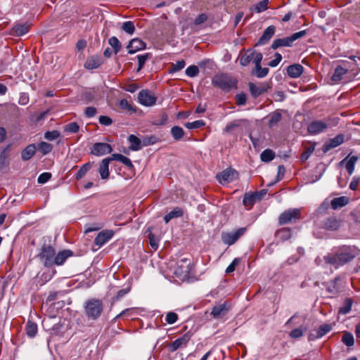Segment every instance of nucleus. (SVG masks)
<instances>
[{
    "instance_id": "obj_1",
    "label": "nucleus",
    "mask_w": 360,
    "mask_h": 360,
    "mask_svg": "<svg viewBox=\"0 0 360 360\" xmlns=\"http://www.w3.org/2000/svg\"><path fill=\"white\" fill-rule=\"evenodd\" d=\"M356 257V254L351 246L343 245L334 252L327 254L323 259L327 264L338 268L349 263Z\"/></svg>"
},
{
    "instance_id": "obj_2",
    "label": "nucleus",
    "mask_w": 360,
    "mask_h": 360,
    "mask_svg": "<svg viewBox=\"0 0 360 360\" xmlns=\"http://www.w3.org/2000/svg\"><path fill=\"white\" fill-rule=\"evenodd\" d=\"M103 309V301L97 298L89 299L84 304V312L87 319L90 321H97L101 316Z\"/></svg>"
},
{
    "instance_id": "obj_3",
    "label": "nucleus",
    "mask_w": 360,
    "mask_h": 360,
    "mask_svg": "<svg viewBox=\"0 0 360 360\" xmlns=\"http://www.w3.org/2000/svg\"><path fill=\"white\" fill-rule=\"evenodd\" d=\"M55 253V248L51 244L44 242L40 248L37 257L45 267L51 268L53 267Z\"/></svg>"
},
{
    "instance_id": "obj_4",
    "label": "nucleus",
    "mask_w": 360,
    "mask_h": 360,
    "mask_svg": "<svg viewBox=\"0 0 360 360\" xmlns=\"http://www.w3.org/2000/svg\"><path fill=\"white\" fill-rule=\"evenodd\" d=\"M212 84L225 92H229L233 88L236 87V81L225 74L214 77Z\"/></svg>"
},
{
    "instance_id": "obj_5",
    "label": "nucleus",
    "mask_w": 360,
    "mask_h": 360,
    "mask_svg": "<svg viewBox=\"0 0 360 360\" xmlns=\"http://www.w3.org/2000/svg\"><path fill=\"white\" fill-rule=\"evenodd\" d=\"M300 217L301 212L299 209H288L279 215L278 223L280 225L295 223Z\"/></svg>"
},
{
    "instance_id": "obj_6",
    "label": "nucleus",
    "mask_w": 360,
    "mask_h": 360,
    "mask_svg": "<svg viewBox=\"0 0 360 360\" xmlns=\"http://www.w3.org/2000/svg\"><path fill=\"white\" fill-rule=\"evenodd\" d=\"M193 267L191 260L188 258H183L177 262L174 274L178 277L188 278L192 271Z\"/></svg>"
},
{
    "instance_id": "obj_7",
    "label": "nucleus",
    "mask_w": 360,
    "mask_h": 360,
    "mask_svg": "<svg viewBox=\"0 0 360 360\" xmlns=\"http://www.w3.org/2000/svg\"><path fill=\"white\" fill-rule=\"evenodd\" d=\"M266 189H262L259 191L249 192L244 195L243 203L248 207V210L251 209L256 202L260 201L266 194Z\"/></svg>"
},
{
    "instance_id": "obj_8",
    "label": "nucleus",
    "mask_w": 360,
    "mask_h": 360,
    "mask_svg": "<svg viewBox=\"0 0 360 360\" xmlns=\"http://www.w3.org/2000/svg\"><path fill=\"white\" fill-rule=\"evenodd\" d=\"M247 230V227H241L232 232H223L221 240L226 245H232L246 233Z\"/></svg>"
},
{
    "instance_id": "obj_9",
    "label": "nucleus",
    "mask_w": 360,
    "mask_h": 360,
    "mask_svg": "<svg viewBox=\"0 0 360 360\" xmlns=\"http://www.w3.org/2000/svg\"><path fill=\"white\" fill-rule=\"evenodd\" d=\"M216 178L221 184L225 185L238 179V173L236 169L229 168L217 174Z\"/></svg>"
},
{
    "instance_id": "obj_10",
    "label": "nucleus",
    "mask_w": 360,
    "mask_h": 360,
    "mask_svg": "<svg viewBox=\"0 0 360 360\" xmlns=\"http://www.w3.org/2000/svg\"><path fill=\"white\" fill-rule=\"evenodd\" d=\"M263 58V55L262 53H258L255 56L254 63L255 68L251 71V75L255 76L257 78H264L265 77L269 72V69L268 68H262L261 65V62Z\"/></svg>"
},
{
    "instance_id": "obj_11",
    "label": "nucleus",
    "mask_w": 360,
    "mask_h": 360,
    "mask_svg": "<svg viewBox=\"0 0 360 360\" xmlns=\"http://www.w3.org/2000/svg\"><path fill=\"white\" fill-rule=\"evenodd\" d=\"M193 336L191 331H188L180 338L172 342L169 345V349L171 352L176 351L179 348L186 347Z\"/></svg>"
},
{
    "instance_id": "obj_12",
    "label": "nucleus",
    "mask_w": 360,
    "mask_h": 360,
    "mask_svg": "<svg viewBox=\"0 0 360 360\" xmlns=\"http://www.w3.org/2000/svg\"><path fill=\"white\" fill-rule=\"evenodd\" d=\"M138 100L143 105L151 106L155 104L157 98L148 89H143L139 93Z\"/></svg>"
},
{
    "instance_id": "obj_13",
    "label": "nucleus",
    "mask_w": 360,
    "mask_h": 360,
    "mask_svg": "<svg viewBox=\"0 0 360 360\" xmlns=\"http://www.w3.org/2000/svg\"><path fill=\"white\" fill-rule=\"evenodd\" d=\"M112 146L107 143L98 142L93 144L91 148V153L96 156H102L111 153Z\"/></svg>"
},
{
    "instance_id": "obj_14",
    "label": "nucleus",
    "mask_w": 360,
    "mask_h": 360,
    "mask_svg": "<svg viewBox=\"0 0 360 360\" xmlns=\"http://www.w3.org/2000/svg\"><path fill=\"white\" fill-rule=\"evenodd\" d=\"M231 305L229 302H224V303L219 304L212 307L211 315L214 319H220L225 316L230 310Z\"/></svg>"
},
{
    "instance_id": "obj_15",
    "label": "nucleus",
    "mask_w": 360,
    "mask_h": 360,
    "mask_svg": "<svg viewBox=\"0 0 360 360\" xmlns=\"http://www.w3.org/2000/svg\"><path fill=\"white\" fill-rule=\"evenodd\" d=\"M259 52L251 49H248L245 52L240 51L238 57L240 65L247 66L249 65L251 60L254 62L255 56Z\"/></svg>"
},
{
    "instance_id": "obj_16",
    "label": "nucleus",
    "mask_w": 360,
    "mask_h": 360,
    "mask_svg": "<svg viewBox=\"0 0 360 360\" xmlns=\"http://www.w3.org/2000/svg\"><path fill=\"white\" fill-rule=\"evenodd\" d=\"M328 128V124L322 120H314L307 127V131L311 135L322 133Z\"/></svg>"
},
{
    "instance_id": "obj_17",
    "label": "nucleus",
    "mask_w": 360,
    "mask_h": 360,
    "mask_svg": "<svg viewBox=\"0 0 360 360\" xmlns=\"http://www.w3.org/2000/svg\"><path fill=\"white\" fill-rule=\"evenodd\" d=\"M345 141V136L343 134H338L336 136H335L333 139H329L328 141H326L322 148V151L324 153H328L330 149L335 148L340 145H341Z\"/></svg>"
},
{
    "instance_id": "obj_18",
    "label": "nucleus",
    "mask_w": 360,
    "mask_h": 360,
    "mask_svg": "<svg viewBox=\"0 0 360 360\" xmlns=\"http://www.w3.org/2000/svg\"><path fill=\"white\" fill-rule=\"evenodd\" d=\"M248 87L250 94L254 98L259 97L269 89V86L266 83H261L259 86H257L253 82H249Z\"/></svg>"
},
{
    "instance_id": "obj_19",
    "label": "nucleus",
    "mask_w": 360,
    "mask_h": 360,
    "mask_svg": "<svg viewBox=\"0 0 360 360\" xmlns=\"http://www.w3.org/2000/svg\"><path fill=\"white\" fill-rule=\"evenodd\" d=\"M73 255L74 252L70 250H63L58 252L57 254L56 252L54 260H53V266L63 265L68 257H70Z\"/></svg>"
},
{
    "instance_id": "obj_20",
    "label": "nucleus",
    "mask_w": 360,
    "mask_h": 360,
    "mask_svg": "<svg viewBox=\"0 0 360 360\" xmlns=\"http://www.w3.org/2000/svg\"><path fill=\"white\" fill-rule=\"evenodd\" d=\"M114 235L112 230L102 231L98 233L94 239V244L98 247H101L109 240H110Z\"/></svg>"
},
{
    "instance_id": "obj_21",
    "label": "nucleus",
    "mask_w": 360,
    "mask_h": 360,
    "mask_svg": "<svg viewBox=\"0 0 360 360\" xmlns=\"http://www.w3.org/2000/svg\"><path fill=\"white\" fill-rule=\"evenodd\" d=\"M103 63V60L101 56L93 55L86 59L84 68L87 70H94L98 68Z\"/></svg>"
},
{
    "instance_id": "obj_22",
    "label": "nucleus",
    "mask_w": 360,
    "mask_h": 360,
    "mask_svg": "<svg viewBox=\"0 0 360 360\" xmlns=\"http://www.w3.org/2000/svg\"><path fill=\"white\" fill-rule=\"evenodd\" d=\"M276 31V27L274 25L267 27L263 32L261 37L259 39L255 46H261L266 44L274 36Z\"/></svg>"
},
{
    "instance_id": "obj_23",
    "label": "nucleus",
    "mask_w": 360,
    "mask_h": 360,
    "mask_svg": "<svg viewBox=\"0 0 360 360\" xmlns=\"http://www.w3.org/2000/svg\"><path fill=\"white\" fill-rule=\"evenodd\" d=\"M128 53L133 54L140 50L146 49V44L139 38L131 39L127 46Z\"/></svg>"
},
{
    "instance_id": "obj_24",
    "label": "nucleus",
    "mask_w": 360,
    "mask_h": 360,
    "mask_svg": "<svg viewBox=\"0 0 360 360\" xmlns=\"http://www.w3.org/2000/svg\"><path fill=\"white\" fill-rule=\"evenodd\" d=\"M112 160L113 159H110V157H108L101 162L98 168V173L102 179H107L109 177V164Z\"/></svg>"
},
{
    "instance_id": "obj_25",
    "label": "nucleus",
    "mask_w": 360,
    "mask_h": 360,
    "mask_svg": "<svg viewBox=\"0 0 360 360\" xmlns=\"http://www.w3.org/2000/svg\"><path fill=\"white\" fill-rule=\"evenodd\" d=\"M37 149L34 143L27 145L20 153L22 160L25 162L30 160L36 154Z\"/></svg>"
},
{
    "instance_id": "obj_26",
    "label": "nucleus",
    "mask_w": 360,
    "mask_h": 360,
    "mask_svg": "<svg viewBox=\"0 0 360 360\" xmlns=\"http://www.w3.org/2000/svg\"><path fill=\"white\" fill-rule=\"evenodd\" d=\"M323 227L329 231H336L340 226V221L335 217H329L323 221Z\"/></svg>"
},
{
    "instance_id": "obj_27",
    "label": "nucleus",
    "mask_w": 360,
    "mask_h": 360,
    "mask_svg": "<svg viewBox=\"0 0 360 360\" xmlns=\"http://www.w3.org/2000/svg\"><path fill=\"white\" fill-rule=\"evenodd\" d=\"M303 66L298 63L290 65L287 68V73L291 78L299 77L303 73Z\"/></svg>"
},
{
    "instance_id": "obj_28",
    "label": "nucleus",
    "mask_w": 360,
    "mask_h": 360,
    "mask_svg": "<svg viewBox=\"0 0 360 360\" xmlns=\"http://www.w3.org/2000/svg\"><path fill=\"white\" fill-rule=\"evenodd\" d=\"M345 167L349 173V175L352 174L354 168H355V164L358 161V157L356 155L350 156V154L347 156L346 158H345L343 160H342L340 164L342 165L345 162H346Z\"/></svg>"
},
{
    "instance_id": "obj_29",
    "label": "nucleus",
    "mask_w": 360,
    "mask_h": 360,
    "mask_svg": "<svg viewBox=\"0 0 360 360\" xmlns=\"http://www.w3.org/2000/svg\"><path fill=\"white\" fill-rule=\"evenodd\" d=\"M292 44H293V42H292L290 37H287L274 39L271 46V48L274 50H276L280 47H283V46L290 47L292 46Z\"/></svg>"
},
{
    "instance_id": "obj_30",
    "label": "nucleus",
    "mask_w": 360,
    "mask_h": 360,
    "mask_svg": "<svg viewBox=\"0 0 360 360\" xmlns=\"http://www.w3.org/2000/svg\"><path fill=\"white\" fill-rule=\"evenodd\" d=\"M30 29V25L28 23L16 24L12 29V34L16 37H21L27 34Z\"/></svg>"
},
{
    "instance_id": "obj_31",
    "label": "nucleus",
    "mask_w": 360,
    "mask_h": 360,
    "mask_svg": "<svg viewBox=\"0 0 360 360\" xmlns=\"http://www.w3.org/2000/svg\"><path fill=\"white\" fill-rule=\"evenodd\" d=\"M11 144H8L0 152V170L8 166L9 161L8 159V153L11 150Z\"/></svg>"
},
{
    "instance_id": "obj_32",
    "label": "nucleus",
    "mask_w": 360,
    "mask_h": 360,
    "mask_svg": "<svg viewBox=\"0 0 360 360\" xmlns=\"http://www.w3.org/2000/svg\"><path fill=\"white\" fill-rule=\"evenodd\" d=\"M128 141L130 143L129 148L131 150L137 151L141 150L143 147L142 139L141 140L134 134H131L128 136Z\"/></svg>"
},
{
    "instance_id": "obj_33",
    "label": "nucleus",
    "mask_w": 360,
    "mask_h": 360,
    "mask_svg": "<svg viewBox=\"0 0 360 360\" xmlns=\"http://www.w3.org/2000/svg\"><path fill=\"white\" fill-rule=\"evenodd\" d=\"M153 226H148L146 231V234H147V237L149 239L150 247L155 251L159 247V240L153 233Z\"/></svg>"
},
{
    "instance_id": "obj_34",
    "label": "nucleus",
    "mask_w": 360,
    "mask_h": 360,
    "mask_svg": "<svg viewBox=\"0 0 360 360\" xmlns=\"http://www.w3.org/2000/svg\"><path fill=\"white\" fill-rule=\"evenodd\" d=\"M183 215V209L180 207H176L171 212H168L167 214L164 216V221L166 224H167L172 219L181 217Z\"/></svg>"
},
{
    "instance_id": "obj_35",
    "label": "nucleus",
    "mask_w": 360,
    "mask_h": 360,
    "mask_svg": "<svg viewBox=\"0 0 360 360\" xmlns=\"http://www.w3.org/2000/svg\"><path fill=\"white\" fill-rule=\"evenodd\" d=\"M349 203V198L347 196H341L335 198L331 200V207L333 210L341 208Z\"/></svg>"
},
{
    "instance_id": "obj_36",
    "label": "nucleus",
    "mask_w": 360,
    "mask_h": 360,
    "mask_svg": "<svg viewBox=\"0 0 360 360\" xmlns=\"http://www.w3.org/2000/svg\"><path fill=\"white\" fill-rule=\"evenodd\" d=\"M110 159H113V160L120 161L122 163H123L128 169H133L134 165L132 164L131 161L129 158H127L126 156L119 154V153H114L112 154L110 156Z\"/></svg>"
},
{
    "instance_id": "obj_37",
    "label": "nucleus",
    "mask_w": 360,
    "mask_h": 360,
    "mask_svg": "<svg viewBox=\"0 0 360 360\" xmlns=\"http://www.w3.org/2000/svg\"><path fill=\"white\" fill-rule=\"evenodd\" d=\"M96 96L97 90L95 88L85 90L82 94V99L84 100L87 103L93 102L96 99Z\"/></svg>"
},
{
    "instance_id": "obj_38",
    "label": "nucleus",
    "mask_w": 360,
    "mask_h": 360,
    "mask_svg": "<svg viewBox=\"0 0 360 360\" xmlns=\"http://www.w3.org/2000/svg\"><path fill=\"white\" fill-rule=\"evenodd\" d=\"M25 330L27 335L30 338H33L35 337L38 331L37 324L30 320H28L26 323Z\"/></svg>"
},
{
    "instance_id": "obj_39",
    "label": "nucleus",
    "mask_w": 360,
    "mask_h": 360,
    "mask_svg": "<svg viewBox=\"0 0 360 360\" xmlns=\"http://www.w3.org/2000/svg\"><path fill=\"white\" fill-rule=\"evenodd\" d=\"M353 300L350 297H347L343 302V304L338 309V314L345 315L349 313L353 305Z\"/></svg>"
},
{
    "instance_id": "obj_40",
    "label": "nucleus",
    "mask_w": 360,
    "mask_h": 360,
    "mask_svg": "<svg viewBox=\"0 0 360 360\" xmlns=\"http://www.w3.org/2000/svg\"><path fill=\"white\" fill-rule=\"evenodd\" d=\"M208 20V16L206 13H202L196 16L193 20V25L198 30L204 28L203 24Z\"/></svg>"
},
{
    "instance_id": "obj_41",
    "label": "nucleus",
    "mask_w": 360,
    "mask_h": 360,
    "mask_svg": "<svg viewBox=\"0 0 360 360\" xmlns=\"http://www.w3.org/2000/svg\"><path fill=\"white\" fill-rule=\"evenodd\" d=\"M292 233L290 228H283L276 232V236L283 241L290 239Z\"/></svg>"
},
{
    "instance_id": "obj_42",
    "label": "nucleus",
    "mask_w": 360,
    "mask_h": 360,
    "mask_svg": "<svg viewBox=\"0 0 360 360\" xmlns=\"http://www.w3.org/2000/svg\"><path fill=\"white\" fill-rule=\"evenodd\" d=\"M347 72V70L342 67L341 65H338L334 71L333 75L331 77V79L333 82H339L342 79L344 75Z\"/></svg>"
},
{
    "instance_id": "obj_43",
    "label": "nucleus",
    "mask_w": 360,
    "mask_h": 360,
    "mask_svg": "<svg viewBox=\"0 0 360 360\" xmlns=\"http://www.w3.org/2000/svg\"><path fill=\"white\" fill-rule=\"evenodd\" d=\"M269 127H273L276 126L282 118V115L279 110H277L269 115Z\"/></svg>"
},
{
    "instance_id": "obj_44",
    "label": "nucleus",
    "mask_w": 360,
    "mask_h": 360,
    "mask_svg": "<svg viewBox=\"0 0 360 360\" xmlns=\"http://www.w3.org/2000/svg\"><path fill=\"white\" fill-rule=\"evenodd\" d=\"M339 281L338 278H335L334 280L331 281L330 282L328 283L326 286V290L333 295H336L339 293L340 289L338 285V281Z\"/></svg>"
},
{
    "instance_id": "obj_45",
    "label": "nucleus",
    "mask_w": 360,
    "mask_h": 360,
    "mask_svg": "<svg viewBox=\"0 0 360 360\" xmlns=\"http://www.w3.org/2000/svg\"><path fill=\"white\" fill-rule=\"evenodd\" d=\"M171 134L175 141H179L182 139L184 136V129L179 126H174L170 130Z\"/></svg>"
},
{
    "instance_id": "obj_46",
    "label": "nucleus",
    "mask_w": 360,
    "mask_h": 360,
    "mask_svg": "<svg viewBox=\"0 0 360 360\" xmlns=\"http://www.w3.org/2000/svg\"><path fill=\"white\" fill-rule=\"evenodd\" d=\"M333 327L330 324L324 323L319 326L316 331V338H321L332 330Z\"/></svg>"
},
{
    "instance_id": "obj_47",
    "label": "nucleus",
    "mask_w": 360,
    "mask_h": 360,
    "mask_svg": "<svg viewBox=\"0 0 360 360\" xmlns=\"http://www.w3.org/2000/svg\"><path fill=\"white\" fill-rule=\"evenodd\" d=\"M275 158L274 152L271 149H265L260 154L261 160L264 162H269Z\"/></svg>"
},
{
    "instance_id": "obj_48",
    "label": "nucleus",
    "mask_w": 360,
    "mask_h": 360,
    "mask_svg": "<svg viewBox=\"0 0 360 360\" xmlns=\"http://www.w3.org/2000/svg\"><path fill=\"white\" fill-rule=\"evenodd\" d=\"M108 44L112 46L115 54H117L121 50L122 44L116 37L109 38Z\"/></svg>"
},
{
    "instance_id": "obj_49",
    "label": "nucleus",
    "mask_w": 360,
    "mask_h": 360,
    "mask_svg": "<svg viewBox=\"0 0 360 360\" xmlns=\"http://www.w3.org/2000/svg\"><path fill=\"white\" fill-rule=\"evenodd\" d=\"M92 163L91 162H87L84 164L80 169L78 170L77 173L75 175V179L77 180L81 179L83 176L86 175L87 172L91 168Z\"/></svg>"
},
{
    "instance_id": "obj_50",
    "label": "nucleus",
    "mask_w": 360,
    "mask_h": 360,
    "mask_svg": "<svg viewBox=\"0 0 360 360\" xmlns=\"http://www.w3.org/2000/svg\"><path fill=\"white\" fill-rule=\"evenodd\" d=\"M121 29L124 32L132 35L135 32V25L133 21L124 22L121 25Z\"/></svg>"
},
{
    "instance_id": "obj_51",
    "label": "nucleus",
    "mask_w": 360,
    "mask_h": 360,
    "mask_svg": "<svg viewBox=\"0 0 360 360\" xmlns=\"http://www.w3.org/2000/svg\"><path fill=\"white\" fill-rule=\"evenodd\" d=\"M151 57V53H146L143 55H138L136 56L138 59V68L137 72H139L144 66L146 60Z\"/></svg>"
},
{
    "instance_id": "obj_52",
    "label": "nucleus",
    "mask_w": 360,
    "mask_h": 360,
    "mask_svg": "<svg viewBox=\"0 0 360 360\" xmlns=\"http://www.w3.org/2000/svg\"><path fill=\"white\" fill-rule=\"evenodd\" d=\"M269 0H262L255 4L252 10L257 13H262L268 8Z\"/></svg>"
},
{
    "instance_id": "obj_53",
    "label": "nucleus",
    "mask_w": 360,
    "mask_h": 360,
    "mask_svg": "<svg viewBox=\"0 0 360 360\" xmlns=\"http://www.w3.org/2000/svg\"><path fill=\"white\" fill-rule=\"evenodd\" d=\"M306 330L307 327L301 326L292 330L289 333V336L292 339H298L303 335L304 332Z\"/></svg>"
},
{
    "instance_id": "obj_54",
    "label": "nucleus",
    "mask_w": 360,
    "mask_h": 360,
    "mask_svg": "<svg viewBox=\"0 0 360 360\" xmlns=\"http://www.w3.org/2000/svg\"><path fill=\"white\" fill-rule=\"evenodd\" d=\"M342 342L347 347L353 346L354 344L353 335L349 332H345L342 337Z\"/></svg>"
},
{
    "instance_id": "obj_55",
    "label": "nucleus",
    "mask_w": 360,
    "mask_h": 360,
    "mask_svg": "<svg viewBox=\"0 0 360 360\" xmlns=\"http://www.w3.org/2000/svg\"><path fill=\"white\" fill-rule=\"evenodd\" d=\"M79 130V126L75 122H70L64 126V132L70 134L77 133Z\"/></svg>"
},
{
    "instance_id": "obj_56",
    "label": "nucleus",
    "mask_w": 360,
    "mask_h": 360,
    "mask_svg": "<svg viewBox=\"0 0 360 360\" xmlns=\"http://www.w3.org/2000/svg\"><path fill=\"white\" fill-rule=\"evenodd\" d=\"M159 141V139L155 135H150L149 136H144L142 139L143 146H148L153 145Z\"/></svg>"
},
{
    "instance_id": "obj_57",
    "label": "nucleus",
    "mask_w": 360,
    "mask_h": 360,
    "mask_svg": "<svg viewBox=\"0 0 360 360\" xmlns=\"http://www.w3.org/2000/svg\"><path fill=\"white\" fill-rule=\"evenodd\" d=\"M186 65L184 60H180L176 61L175 63H172L171 68L169 70V73H173L182 70Z\"/></svg>"
},
{
    "instance_id": "obj_58",
    "label": "nucleus",
    "mask_w": 360,
    "mask_h": 360,
    "mask_svg": "<svg viewBox=\"0 0 360 360\" xmlns=\"http://www.w3.org/2000/svg\"><path fill=\"white\" fill-rule=\"evenodd\" d=\"M38 149L43 155H46L52 150L53 146L49 143L42 141L39 144Z\"/></svg>"
},
{
    "instance_id": "obj_59",
    "label": "nucleus",
    "mask_w": 360,
    "mask_h": 360,
    "mask_svg": "<svg viewBox=\"0 0 360 360\" xmlns=\"http://www.w3.org/2000/svg\"><path fill=\"white\" fill-rule=\"evenodd\" d=\"M186 75L189 77H196L199 73V68L198 66L195 65H192L188 66L186 71Z\"/></svg>"
},
{
    "instance_id": "obj_60",
    "label": "nucleus",
    "mask_w": 360,
    "mask_h": 360,
    "mask_svg": "<svg viewBox=\"0 0 360 360\" xmlns=\"http://www.w3.org/2000/svg\"><path fill=\"white\" fill-rule=\"evenodd\" d=\"M205 122L203 120H195L192 122H187L185 124V127L189 129H199V128L205 126Z\"/></svg>"
},
{
    "instance_id": "obj_61",
    "label": "nucleus",
    "mask_w": 360,
    "mask_h": 360,
    "mask_svg": "<svg viewBox=\"0 0 360 360\" xmlns=\"http://www.w3.org/2000/svg\"><path fill=\"white\" fill-rule=\"evenodd\" d=\"M130 290H131L130 286H129L126 288L120 290L117 292V295L114 297H112V302H117V301L121 300L124 295H126L127 293H129Z\"/></svg>"
},
{
    "instance_id": "obj_62",
    "label": "nucleus",
    "mask_w": 360,
    "mask_h": 360,
    "mask_svg": "<svg viewBox=\"0 0 360 360\" xmlns=\"http://www.w3.org/2000/svg\"><path fill=\"white\" fill-rule=\"evenodd\" d=\"M179 316L176 313L169 311L167 313L165 316V321L168 324H173L177 321Z\"/></svg>"
},
{
    "instance_id": "obj_63",
    "label": "nucleus",
    "mask_w": 360,
    "mask_h": 360,
    "mask_svg": "<svg viewBox=\"0 0 360 360\" xmlns=\"http://www.w3.org/2000/svg\"><path fill=\"white\" fill-rule=\"evenodd\" d=\"M314 148H315L314 146H309V147L306 148L304 151L300 155V160L302 162L307 160L308 158L311 155V153L314 152Z\"/></svg>"
},
{
    "instance_id": "obj_64",
    "label": "nucleus",
    "mask_w": 360,
    "mask_h": 360,
    "mask_svg": "<svg viewBox=\"0 0 360 360\" xmlns=\"http://www.w3.org/2000/svg\"><path fill=\"white\" fill-rule=\"evenodd\" d=\"M60 134L57 130L48 131L44 134V138L49 141H54L60 136Z\"/></svg>"
}]
</instances>
